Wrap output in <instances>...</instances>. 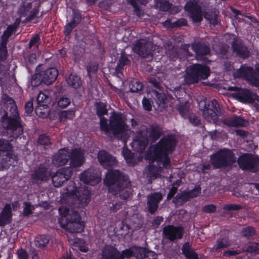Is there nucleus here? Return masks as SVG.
Segmentation results:
<instances>
[{"label":"nucleus","mask_w":259,"mask_h":259,"mask_svg":"<svg viewBox=\"0 0 259 259\" xmlns=\"http://www.w3.org/2000/svg\"><path fill=\"white\" fill-rule=\"evenodd\" d=\"M85 51V45L83 44H79L74 46L73 49V53L75 56L81 57Z\"/></svg>","instance_id":"obj_53"},{"label":"nucleus","mask_w":259,"mask_h":259,"mask_svg":"<svg viewBox=\"0 0 259 259\" xmlns=\"http://www.w3.org/2000/svg\"><path fill=\"white\" fill-rule=\"evenodd\" d=\"M95 107L96 114L99 117H101L107 114L108 110L106 105L105 103L102 102H96Z\"/></svg>","instance_id":"obj_41"},{"label":"nucleus","mask_w":259,"mask_h":259,"mask_svg":"<svg viewBox=\"0 0 259 259\" xmlns=\"http://www.w3.org/2000/svg\"><path fill=\"white\" fill-rule=\"evenodd\" d=\"M137 135L138 137L133 140L131 146L137 152L142 153L148 145L149 139L144 136L143 133L141 130L138 131Z\"/></svg>","instance_id":"obj_23"},{"label":"nucleus","mask_w":259,"mask_h":259,"mask_svg":"<svg viewBox=\"0 0 259 259\" xmlns=\"http://www.w3.org/2000/svg\"><path fill=\"white\" fill-rule=\"evenodd\" d=\"M3 99L5 103L10 104L11 112L10 116L7 112L2 116L3 121L7 120V125L5 128V132L7 133L10 137L17 139L22 135L23 132L17 107L15 100L8 95H5Z\"/></svg>","instance_id":"obj_3"},{"label":"nucleus","mask_w":259,"mask_h":259,"mask_svg":"<svg viewBox=\"0 0 259 259\" xmlns=\"http://www.w3.org/2000/svg\"><path fill=\"white\" fill-rule=\"evenodd\" d=\"M24 207L23 208L22 214L24 217H27L31 214L32 210L30 202H24Z\"/></svg>","instance_id":"obj_62"},{"label":"nucleus","mask_w":259,"mask_h":259,"mask_svg":"<svg viewBox=\"0 0 259 259\" xmlns=\"http://www.w3.org/2000/svg\"><path fill=\"white\" fill-rule=\"evenodd\" d=\"M167 55H168L170 59L172 60H176L179 57V50L177 48L172 47L168 52Z\"/></svg>","instance_id":"obj_58"},{"label":"nucleus","mask_w":259,"mask_h":259,"mask_svg":"<svg viewBox=\"0 0 259 259\" xmlns=\"http://www.w3.org/2000/svg\"><path fill=\"white\" fill-rule=\"evenodd\" d=\"M162 199V196L160 193H154L148 196L147 206L148 211L151 214H153L157 211L158 203Z\"/></svg>","instance_id":"obj_26"},{"label":"nucleus","mask_w":259,"mask_h":259,"mask_svg":"<svg viewBox=\"0 0 259 259\" xmlns=\"http://www.w3.org/2000/svg\"><path fill=\"white\" fill-rule=\"evenodd\" d=\"M104 183L109 192L118 195L122 200H126L133 194L131 182L128 176L118 169H109Z\"/></svg>","instance_id":"obj_2"},{"label":"nucleus","mask_w":259,"mask_h":259,"mask_svg":"<svg viewBox=\"0 0 259 259\" xmlns=\"http://www.w3.org/2000/svg\"><path fill=\"white\" fill-rule=\"evenodd\" d=\"M184 9L189 14L190 18L194 22H199L202 20L201 7L196 1L187 2L184 6Z\"/></svg>","instance_id":"obj_17"},{"label":"nucleus","mask_w":259,"mask_h":259,"mask_svg":"<svg viewBox=\"0 0 259 259\" xmlns=\"http://www.w3.org/2000/svg\"><path fill=\"white\" fill-rule=\"evenodd\" d=\"M152 96L158 106L164 105L167 99L165 95L162 92H158L155 90L152 92Z\"/></svg>","instance_id":"obj_38"},{"label":"nucleus","mask_w":259,"mask_h":259,"mask_svg":"<svg viewBox=\"0 0 259 259\" xmlns=\"http://www.w3.org/2000/svg\"><path fill=\"white\" fill-rule=\"evenodd\" d=\"M146 133L145 135L149 140L155 142L158 140L162 135V130L160 126L156 123L152 124L149 128L146 130Z\"/></svg>","instance_id":"obj_28"},{"label":"nucleus","mask_w":259,"mask_h":259,"mask_svg":"<svg viewBox=\"0 0 259 259\" xmlns=\"http://www.w3.org/2000/svg\"><path fill=\"white\" fill-rule=\"evenodd\" d=\"M38 144L44 146L50 145L51 142L49 137L46 134L40 135L38 139Z\"/></svg>","instance_id":"obj_56"},{"label":"nucleus","mask_w":259,"mask_h":259,"mask_svg":"<svg viewBox=\"0 0 259 259\" xmlns=\"http://www.w3.org/2000/svg\"><path fill=\"white\" fill-rule=\"evenodd\" d=\"M75 116V111L74 110L70 109L68 110L62 111L59 113V118L61 121L66 119H72Z\"/></svg>","instance_id":"obj_45"},{"label":"nucleus","mask_w":259,"mask_h":259,"mask_svg":"<svg viewBox=\"0 0 259 259\" xmlns=\"http://www.w3.org/2000/svg\"><path fill=\"white\" fill-rule=\"evenodd\" d=\"M230 245V243L229 238L224 237L217 239L214 247L215 250L219 251L222 249L228 247Z\"/></svg>","instance_id":"obj_39"},{"label":"nucleus","mask_w":259,"mask_h":259,"mask_svg":"<svg viewBox=\"0 0 259 259\" xmlns=\"http://www.w3.org/2000/svg\"><path fill=\"white\" fill-rule=\"evenodd\" d=\"M177 110L185 119H187L192 113L190 112L189 107L186 104L179 105L177 107Z\"/></svg>","instance_id":"obj_44"},{"label":"nucleus","mask_w":259,"mask_h":259,"mask_svg":"<svg viewBox=\"0 0 259 259\" xmlns=\"http://www.w3.org/2000/svg\"><path fill=\"white\" fill-rule=\"evenodd\" d=\"M245 251L251 254H259V243H249L246 247Z\"/></svg>","instance_id":"obj_52"},{"label":"nucleus","mask_w":259,"mask_h":259,"mask_svg":"<svg viewBox=\"0 0 259 259\" xmlns=\"http://www.w3.org/2000/svg\"><path fill=\"white\" fill-rule=\"evenodd\" d=\"M39 67L36 68L33 74V80L38 79L40 83L50 84L55 81L58 75V70L54 67H51L39 71Z\"/></svg>","instance_id":"obj_11"},{"label":"nucleus","mask_w":259,"mask_h":259,"mask_svg":"<svg viewBox=\"0 0 259 259\" xmlns=\"http://www.w3.org/2000/svg\"><path fill=\"white\" fill-rule=\"evenodd\" d=\"M185 81L188 84L198 83L200 80L206 79L210 75V68L206 65L193 64L187 67Z\"/></svg>","instance_id":"obj_6"},{"label":"nucleus","mask_w":259,"mask_h":259,"mask_svg":"<svg viewBox=\"0 0 259 259\" xmlns=\"http://www.w3.org/2000/svg\"><path fill=\"white\" fill-rule=\"evenodd\" d=\"M13 146L9 140L0 139V160L4 163L10 164L11 159L15 156L12 151Z\"/></svg>","instance_id":"obj_15"},{"label":"nucleus","mask_w":259,"mask_h":259,"mask_svg":"<svg viewBox=\"0 0 259 259\" xmlns=\"http://www.w3.org/2000/svg\"><path fill=\"white\" fill-rule=\"evenodd\" d=\"M82 18V15L80 11L74 9L72 10V17L70 22L77 26L81 22Z\"/></svg>","instance_id":"obj_47"},{"label":"nucleus","mask_w":259,"mask_h":259,"mask_svg":"<svg viewBox=\"0 0 259 259\" xmlns=\"http://www.w3.org/2000/svg\"><path fill=\"white\" fill-rule=\"evenodd\" d=\"M239 167L243 170L251 172L259 171V158L251 153H243L237 160Z\"/></svg>","instance_id":"obj_9"},{"label":"nucleus","mask_w":259,"mask_h":259,"mask_svg":"<svg viewBox=\"0 0 259 259\" xmlns=\"http://www.w3.org/2000/svg\"><path fill=\"white\" fill-rule=\"evenodd\" d=\"M60 215L58 222L60 227L70 233L81 232L84 227V223L81 221V217L76 210H72L65 206L58 209Z\"/></svg>","instance_id":"obj_4"},{"label":"nucleus","mask_w":259,"mask_h":259,"mask_svg":"<svg viewBox=\"0 0 259 259\" xmlns=\"http://www.w3.org/2000/svg\"><path fill=\"white\" fill-rule=\"evenodd\" d=\"M104 259H121L120 252L111 245L106 246L102 250Z\"/></svg>","instance_id":"obj_30"},{"label":"nucleus","mask_w":259,"mask_h":259,"mask_svg":"<svg viewBox=\"0 0 259 259\" xmlns=\"http://www.w3.org/2000/svg\"><path fill=\"white\" fill-rule=\"evenodd\" d=\"M48 178V169L43 165H40L37 169L33 171V180L46 181Z\"/></svg>","instance_id":"obj_33"},{"label":"nucleus","mask_w":259,"mask_h":259,"mask_svg":"<svg viewBox=\"0 0 259 259\" xmlns=\"http://www.w3.org/2000/svg\"><path fill=\"white\" fill-rule=\"evenodd\" d=\"M50 109L48 105L38 104L35 109V114L42 118H47L49 113Z\"/></svg>","instance_id":"obj_35"},{"label":"nucleus","mask_w":259,"mask_h":259,"mask_svg":"<svg viewBox=\"0 0 259 259\" xmlns=\"http://www.w3.org/2000/svg\"><path fill=\"white\" fill-rule=\"evenodd\" d=\"M13 215L11 203H6L0 212V227H4L11 223Z\"/></svg>","instance_id":"obj_25"},{"label":"nucleus","mask_w":259,"mask_h":259,"mask_svg":"<svg viewBox=\"0 0 259 259\" xmlns=\"http://www.w3.org/2000/svg\"><path fill=\"white\" fill-rule=\"evenodd\" d=\"M182 253L187 259H199L198 254L192 249L189 242H185L181 248Z\"/></svg>","instance_id":"obj_31"},{"label":"nucleus","mask_w":259,"mask_h":259,"mask_svg":"<svg viewBox=\"0 0 259 259\" xmlns=\"http://www.w3.org/2000/svg\"><path fill=\"white\" fill-rule=\"evenodd\" d=\"M238 101L242 103H253L255 100L259 101V96L247 89H240L238 92L233 94Z\"/></svg>","instance_id":"obj_19"},{"label":"nucleus","mask_w":259,"mask_h":259,"mask_svg":"<svg viewBox=\"0 0 259 259\" xmlns=\"http://www.w3.org/2000/svg\"><path fill=\"white\" fill-rule=\"evenodd\" d=\"M122 153L127 165L134 166L137 164L135 157V153L132 152L126 147L124 146L122 150Z\"/></svg>","instance_id":"obj_32"},{"label":"nucleus","mask_w":259,"mask_h":259,"mask_svg":"<svg viewBox=\"0 0 259 259\" xmlns=\"http://www.w3.org/2000/svg\"><path fill=\"white\" fill-rule=\"evenodd\" d=\"M191 199L187 191H183L182 193H178L172 200V202L177 204L181 202L184 204Z\"/></svg>","instance_id":"obj_40"},{"label":"nucleus","mask_w":259,"mask_h":259,"mask_svg":"<svg viewBox=\"0 0 259 259\" xmlns=\"http://www.w3.org/2000/svg\"><path fill=\"white\" fill-rule=\"evenodd\" d=\"M210 160L213 168H226L236 162V157L232 150L224 148L211 154Z\"/></svg>","instance_id":"obj_5"},{"label":"nucleus","mask_w":259,"mask_h":259,"mask_svg":"<svg viewBox=\"0 0 259 259\" xmlns=\"http://www.w3.org/2000/svg\"><path fill=\"white\" fill-rule=\"evenodd\" d=\"M130 64L131 60L124 54H122L117 62L115 70L117 72H121L125 65Z\"/></svg>","instance_id":"obj_36"},{"label":"nucleus","mask_w":259,"mask_h":259,"mask_svg":"<svg viewBox=\"0 0 259 259\" xmlns=\"http://www.w3.org/2000/svg\"><path fill=\"white\" fill-rule=\"evenodd\" d=\"M73 169L70 167L60 168L52 176V181L55 187L62 186L71 177Z\"/></svg>","instance_id":"obj_14"},{"label":"nucleus","mask_w":259,"mask_h":259,"mask_svg":"<svg viewBox=\"0 0 259 259\" xmlns=\"http://www.w3.org/2000/svg\"><path fill=\"white\" fill-rule=\"evenodd\" d=\"M177 143L178 141L174 136H163L156 144L149 146L145 154V159L151 163L155 161L162 163L164 168L169 169L171 167L169 155L174 152Z\"/></svg>","instance_id":"obj_1"},{"label":"nucleus","mask_w":259,"mask_h":259,"mask_svg":"<svg viewBox=\"0 0 259 259\" xmlns=\"http://www.w3.org/2000/svg\"><path fill=\"white\" fill-rule=\"evenodd\" d=\"M98 161L105 169H109L116 166L117 160L115 157L106 150H101L98 154Z\"/></svg>","instance_id":"obj_20"},{"label":"nucleus","mask_w":259,"mask_h":259,"mask_svg":"<svg viewBox=\"0 0 259 259\" xmlns=\"http://www.w3.org/2000/svg\"><path fill=\"white\" fill-rule=\"evenodd\" d=\"M70 158L68 151L62 149L54 155L52 163L56 166H63L68 162Z\"/></svg>","instance_id":"obj_27"},{"label":"nucleus","mask_w":259,"mask_h":259,"mask_svg":"<svg viewBox=\"0 0 259 259\" xmlns=\"http://www.w3.org/2000/svg\"><path fill=\"white\" fill-rule=\"evenodd\" d=\"M18 259H29V254L23 248L17 250Z\"/></svg>","instance_id":"obj_64"},{"label":"nucleus","mask_w":259,"mask_h":259,"mask_svg":"<svg viewBox=\"0 0 259 259\" xmlns=\"http://www.w3.org/2000/svg\"><path fill=\"white\" fill-rule=\"evenodd\" d=\"M192 49L195 53L197 60H201L204 57L210 54L211 50L209 46L204 42L198 41L192 44Z\"/></svg>","instance_id":"obj_22"},{"label":"nucleus","mask_w":259,"mask_h":259,"mask_svg":"<svg viewBox=\"0 0 259 259\" xmlns=\"http://www.w3.org/2000/svg\"><path fill=\"white\" fill-rule=\"evenodd\" d=\"M66 194L69 198L73 199L72 204L75 206L82 207L87 205L90 201L91 192L85 187L75 189L70 191L67 190Z\"/></svg>","instance_id":"obj_8"},{"label":"nucleus","mask_w":259,"mask_h":259,"mask_svg":"<svg viewBox=\"0 0 259 259\" xmlns=\"http://www.w3.org/2000/svg\"><path fill=\"white\" fill-rule=\"evenodd\" d=\"M99 64L96 62L90 61L87 66L88 76L91 78L92 74H96L98 70Z\"/></svg>","instance_id":"obj_43"},{"label":"nucleus","mask_w":259,"mask_h":259,"mask_svg":"<svg viewBox=\"0 0 259 259\" xmlns=\"http://www.w3.org/2000/svg\"><path fill=\"white\" fill-rule=\"evenodd\" d=\"M50 236L48 235H39L35 237L34 242L36 246L39 247L45 246L50 241Z\"/></svg>","instance_id":"obj_37"},{"label":"nucleus","mask_w":259,"mask_h":259,"mask_svg":"<svg viewBox=\"0 0 259 259\" xmlns=\"http://www.w3.org/2000/svg\"><path fill=\"white\" fill-rule=\"evenodd\" d=\"M223 122L229 127H242L245 125L246 121L241 116L234 114L225 118Z\"/></svg>","instance_id":"obj_29"},{"label":"nucleus","mask_w":259,"mask_h":259,"mask_svg":"<svg viewBox=\"0 0 259 259\" xmlns=\"http://www.w3.org/2000/svg\"><path fill=\"white\" fill-rule=\"evenodd\" d=\"M216 210L217 207L213 204L205 205L202 208V211L207 213H213L215 212Z\"/></svg>","instance_id":"obj_63"},{"label":"nucleus","mask_w":259,"mask_h":259,"mask_svg":"<svg viewBox=\"0 0 259 259\" xmlns=\"http://www.w3.org/2000/svg\"><path fill=\"white\" fill-rule=\"evenodd\" d=\"M231 45L233 52L239 58L245 59L249 57L250 52L248 48L242 40H238L237 38H234Z\"/></svg>","instance_id":"obj_21"},{"label":"nucleus","mask_w":259,"mask_h":259,"mask_svg":"<svg viewBox=\"0 0 259 259\" xmlns=\"http://www.w3.org/2000/svg\"><path fill=\"white\" fill-rule=\"evenodd\" d=\"M126 127L122 114L113 111L110 117V131L116 136L122 134L126 130Z\"/></svg>","instance_id":"obj_12"},{"label":"nucleus","mask_w":259,"mask_h":259,"mask_svg":"<svg viewBox=\"0 0 259 259\" xmlns=\"http://www.w3.org/2000/svg\"><path fill=\"white\" fill-rule=\"evenodd\" d=\"M187 119H189V122L194 126H197L201 124V120L199 117L193 113L189 115Z\"/></svg>","instance_id":"obj_61"},{"label":"nucleus","mask_w":259,"mask_h":259,"mask_svg":"<svg viewBox=\"0 0 259 259\" xmlns=\"http://www.w3.org/2000/svg\"><path fill=\"white\" fill-rule=\"evenodd\" d=\"M157 4L159 5L160 10L163 12L169 11L171 5L166 0H157Z\"/></svg>","instance_id":"obj_54"},{"label":"nucleus","mask_w":259,"mask_h":259,"mask_svg":"<svg viewBox=\"0 0 259 259\" xmlns=\"http://www.w3.org/2000/svg\"><path fill=\"white\" fill-rule=\"evenodd\" d=\"M201 188L200 185L196 186L191 190L188 191L187 192L191 199L197 197L201 193Z\"/></svg>","instance_id":"obj_59"},{"label":"nucleus","mask_w":259,"mask_h":259,"mask_svg":"<svg viewBox=\"0 0 259 259\" xmlns=\"http://www.w3.org/2000/svg\"><path fill=\"white\" fill-rule=\"evenodd\" d=\"M200 110L203 111V116L209 122L216 123L218 121V115L221 113L220 105L216 99L211 100L210 103L206 101L199 103Z\"/></svg>","instance_id":"obj_7"},{"label":"nucleus","mask_w":259,"mask_h":259,"mask_svg":"<svg viewBox=\"0 0 259 259\" xmlns=\"http://www.w3.org/2000/svg\"><path fill=\"white\" fill-rule=\"evenodd\" d=\"M140 259H156V254L154 252L143 248L140 251Z\"/></svg>","instance_id":"obj_46"},{"label":"nucleus","mask_w":259,"mask_h":259,"mask_svg":"<svg viewBox=\"0 0 259 259\" xmlns=\"http://www.w3.org/2000/svg\"><path fill=\"white\" fill-rule=\"evenodd\" d=\"M163 233L166 238L170 241H174L177 239H181L183 238L184 229L181 226L168 225L163 229Z\"/></svg>","instance_id":"obj_18"},{"label":"nucleus","mask_w":259,"mask_h":259,"mask_svg":"<svg viewBox=\"0 0 259 259\" xmlns=\"http://www.w3.org/2000/svg\"><path fill=\"white\" fill-rule=\"evenodd\" d=\"M256 233L255 229L251 226H247L243 228L241 231L242 236L250 239L253 237Z\"/></svg>","instance_id":"obj_48"},{"label":"nucleus","mask_w":259,"mask_h":259,"mask_svg":"<svg viewBox=\"0 0 259 259\" xmlns=\"http://www.w3.org/2000/svg\"><path fill=\"white\" fill-rule=\"evenodd\" d=\"M70 167H78L84 162L83 153L79 149H74L69 153Z\"/></svg>","instance_id":"obj_24"},{"label":"nucleus","mask_w":259,"mask_h":259,"mask_svg":"<svg viewBox=\"0 0 259 259\" xmlns=\"http://www.w3.org/2000/svg\"><path fill=\"white\" fill-rule=\"evenodd\" d=\"M234 76L235 78L244 79L252 87L259 86V79L252 67L247 66L245 64L242 65L234 73Z\"/></svg>","instance_id":"obj_10"},{"label":"nucleus","mask_w":259,"mask_h":259,"mask_svg":"<svg viewBox=\"0 0 259 259\" xmlns=\"http://www.w3.org/2000/svg\"><path fill=\"white\" fill-rule=\"evenodd\" d=\"M15 31L11 29V27L8 26L1 36V42L7 45L9 37Z\"/></svg>","instance_id":"obj_51"},{"label":"nucleus","mask_w":259,"mask_h":259,"mask_svg":"<svg viewBox=\"0 0 259 259\" xmlns=\"http://www.w3.org/2000/svg\"><path fill=\"white\" fill-rule=\"evenodd\" d=\"M143 88V83L136 78H133L130 84V91L132 93H138L142 91Z\"/></svg>","instance_id":"obj_42"},{"label":"nucleus","mask_w":259,"mask_h":259,"mask_svg":"<svg viewBox=\"0 0 259 259\" xmlns=\"http://www.w3.org/2000/svg\"><path fill=\"white\" fill-rule=\"evenodd\" d=\"M132 49L135 53L142 58L152 56V43L145 39H137L133 44Z\"/></svg>","instance_id":"obj_13"},{"label":"nucleus","mask_w":259,"mask_h":259,"mask_svg":"<svg viewBox=\"0 0 259 259\" xmlns=\"http://www.w3.org/2000/svg\"><path fill=\"white\" fill-rule=\"evenodd\" d=\"M66 81L69 86L75 89L79 88L82 84L81 78L79 76L72 73L69 74Z\"/></svg>","instance_id":"obj_34"},{"label":"nucleus","mask_w":259,"mask_h":259,"mask_svg":"<svg viewBox=\"0 0 259 259\" xmlns=\"http://www.w3.org/2000/svg\"><path fill=\"white\" fill-rule=\"evenodd\" d=\"M100 118V129L101 131L104 132L107 134L110 131V123H107V119L102 116Z\"/></svg>","instance_id":"obj_50"},{"label":"nucleus","mask_w":259,"mask_h":259,"mask_svg":"<svg viewBox=\"0 0 259 259\" xmlns=\"http://www.w3.org/2000/svg\"><path fill=\"white\" fill-rule=\"evenodd\" d=\"M50 97L46 94L40 92L36 97L37 104L48 105L50 102Z\"/></svg>","instance_id":"obj_49"},{"label":"nucleus","mask_w":259,"mask_h":259,"mask_svg":"<svg viewBox=\"0 0 259 259\" xmlns=\"http://www.w3.org/2000/svg\"><path fill=\"white\" fill-rule=\"evenodd\" d=\"M7 44L0 42V61H4L7 57L8 50Z\"/></svg>","instance_id":"obj_57"},{"label":"nucleus","mask_w":259,"mask_h":259,"mask_svg":"<svg viewBox=\"0 0 259 259\" xmlns=\"http://www.w3.org/2000/svg\"><path fill=\"white\" fill-rule=\"evenodd\" d=\"M70 104V99L66 97H61L58 101V106L61 108H65Z\"/></svg>","instance_id":"obj_60"},{"label":"nucleus","mask_w":259,"mask_h":259,"mask_svg":"<svg viewBox=\"0 0 259 259\" xmlns=\"http://www.w3.org/2000/svg\"><path fill=\"white\" fill-rule=\"evenodd\" d=\"M79 179L84 184L92 186L97 184L101 180L98 171L92 168H88L82 172L79 175Z\"/></svg>","instance_id":"obj_16"},{"label":"nucleus","mask_w":259,"mask_h":259,"mask_svg":"<svg viewBox=\"0 0 259 259\" xmlns=\"http://www.w3.org/2000/svg\"><path fill=\"white\" fill-rule=\"evenodd\" d=\"M77 26L71 22H67L64 26L63 33L66 37L70 36L72 30Z\"/></svg>","instance_id":"obj_55"}]
</instances>
